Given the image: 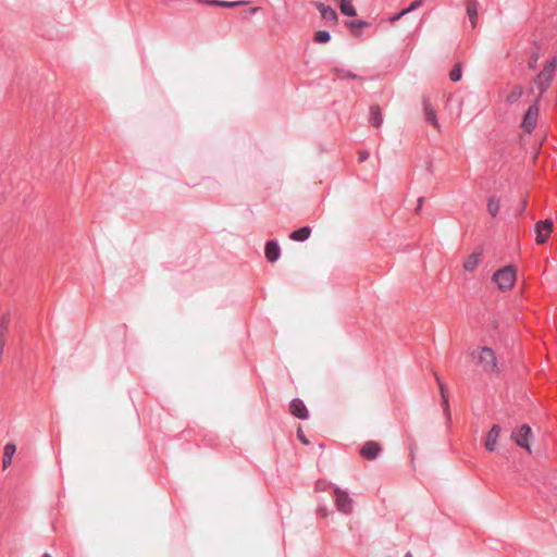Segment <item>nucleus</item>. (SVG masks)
Listing matches in <instances>:
<instances>
[{"mask_svg":"<svg viewBox=\"0 0 557 557\" xmlns=\"http://www.w3.org/2000/svg\"><path fill=\"white\" fill-rule=\"evenodd\" d=\"M259 10H260V8H259V7H255V8H251V9L249 10V12H250V14H255V13H256V12H258Z\"/></svg>","mask_w":557,"mask_h":557,"instance_id":"obj_34","label":"nucleus"},{"mask_svg":"<svg viewBox=\"0 0 557 557\" xmlns=\"http://www.w3.org/2000/svg\"><path fill=\"white\" fill-rule=\"evenodd\" d=\"M319 447L323 449V448L325 447V445H324L323 443H321V444L319 445Z\"/></svg>","mask_w":557,"mask_h":557,"instance_id":"obj_37","label":"nucleus"},{"mask_svg":"<svg viewBox=\"0 0 557 557\" xmlns=\"http://www.w3.org/2000/svg\"><path fill=\"white\" fill-rule=\"evenodd\" d=\"M345 25L348 28L356 29V28H362L370 26V23L366 20H352V21H346Z\"/></svg>","mask_w":557,"mask_h":557,"instance_id":"obj_26","label":"nucleus"},{"mask_svg":"<svg viewBox=\"0 0 557 557\" xmlns=\"http://www.w3.org/2000/svg\"><path fill=\"white\" fill-rule=\"evenodd\" d=\"M331 38V34L327 30H318L314 34V41L321 45L330 42Z\"/></svg>","mask_w":557,"mask_h":557,"instance_id":"obj_25","label":"nucleus"},{"mask_svg":"<svg viewBox=\"0 0 557 557\" xmlns=\"http://www.w3.org/2000/svg\"><path fill=\"white\" fill-rule=\"evenodd\" d=\"M423 112H424L425 120L429 123H431L433 126L438 127V120H437L435 110H434L432 103L430 102V100L426 98L423 100Z\"/></svg>","mask_w":557,"mask_h":557,"instance_id":"obj_13","label":"nucleus"},{"mask_svg":"<svg viewBox=\"0 0 557 557\" xmlns=\"http://www.w3.org/2000/svg\"><path fill=\"white\" fill-rule=\"evenodd\" d=\"M332 71L334 73L335 79H345V78H347V79H352V81H358V82H363L364 81V77H362L360 75H357V74L352 73L349 70H345V69H341V67H334Z\"/></svg>","mask_w":557,"mask_h":557,"instance_id":"obj_14","label":"nucleus"},{"mask_svg":"<svg viewBox=\"0 0 557 557\" xmlns=\"http://www.w3.org/2000/svg\"><path fill=\"white\" fill-rule=\"evenodd\" d=\"M539 59H540L539 52L537 51H533L531 53L530 60L528 62V66H529L530 70L535 71L537 69Z\"/></svg>","mask_w":557,"mask_h":557,"instance_id":"obj_28","label":"nucleus"},{"mask_svg":"<svg viewBox=\"0 0 557 557\" xmlns=\"http://www.w3.org/2000/svg\"><path fill=\"white\" fill-rule=\"evenodd\" d=\"M472 358L482 366L486 373L499 372L498 362L494 349L484 346L472 352Z\"/></svg>","mask_w":557,"mask_h":557,"instance_id":"obj_2","label":"nucleus"},{"mask_svg":"<svg viewBox=\"0 0 557 557\" xmlns=\"http://www.w3.org/2000/svg\"><path fill=\"white\" fill-rule=\"evenodd\" d=\"M339 9L346 16L354 17L357 15V10L352 5L351 0H341Z\"/></svg>","mask_w":557,"mask_h":557,"instance_id":"obj_22","label":"nucleus"},{"mask_svg":"<svg viewBox=\"0 0 557 557\" xmlns=\"http://www.w3.org/2000/svg\"><path fill=\"white\" fill-rule=\"evenodd\" d=\"M42 557H52L49 553H45Z\"/></svg>","mask_w":557,"mask_h":557,"instance_id":"obj_36","label":"nucleus"},{"mask_svg":"<svg viewBox=\"0 0 557 557\" xmlns=\"http://www.w3.org/2000/svg\"><path fill=\"white\" fill-rule=\"evenodd\" d=\"M557 69V57H553L552 59L547 60L544 64L543 70L540 72V74L535 77L534 84L536 85L540 95V97L547 91L549 88L556 73Z\"/></svg>","mask_w":557,"mask_h":557,"instance_id":"obj_1","label":"nucleus"},{"mask_svg":"<svg viewBox=\"0 0 557 557\" xmlns=\"http://www.w3.org/2000/svg\"><path fill=\"white\" fill-rule=\"evenodd\" d=\"M264 256L270 263H274L280 259L281 246L276 239L269 240L265 244Z\"/></svg>","mask_w":557,"mask_h":557,"instance_id":"obj_11","label":"nucleus"},{"mask_svg":"<svg viewBox=\"0 0 557 557\" xmlns=\"http://www.w3.org/2000/svg\"><path fill=\"white\" fill-rule=\"evenodd\" d=\"M478 9H479V3L476 0H468L467 15L469 17L472 28H475L476 23H478Z\"/></svg>","mask_w":557,"mask_h":557,"instance_id":"obj_16","label":"nucleus"},{"mask_svg":"<svg viewBox=\"0 0 557 557\" xmlns=\"http://www.w3.org/2000/svg\"><path fill=\"white\" fill-rule=\"evenodd\" d=\"M332 485L334 491L333 497L336 509L345 515L350 513L352 511V498L350 497L347 491H344L334 484Z\"/></svg>","mask_w":557,"mask_h":557,"instance_id":"obj_5","label":"nucleus"},{"mask_svg":"<svg viewBox=\"0 0 557 557\" xmlns=\"http://www.w3.org/2000/svg\"><path fill=\"white\" fill-rule=\"evenodd\" d=\"M424 0H414L413 2H411V4L405 9L401 10V14H408L414 10H417L418 8H420L422 4H423Z\"/></svg>","mask_w":557,"mask_h":557,"instance_id":"obj_29","label":"nucleus"},{"mask_svg":"<svg viewBox=\"0 0 557 557\" xmlns=\"http://www.w3.org/2000/svg\"><path fill=\"white\" fill-rule=\"evenodd\" d=\"M539 117V98L535 99V101L528 108L525 113L523 114L522 122H521V128L524 133L531 134L537 123Z\"/></svg>","mask_w":557,"mask_h":557,"instance_id":"obj_6","label":"nucleus"},{"mask_svg":"<svg viewBox=\"0 0 557 557\" xmlns=\"http://www.w3.org/2000/svg\"><path fill=\"white\" fill-rule=\"evenodd\" d=\"M310 235L311 227L306 225L293 231L289 235V238L293 239L294 242L304 243L310 237Z\"/></svg>","mask_w":557,"mask_h":557,"instance_id":"obj_15","label":"nucleus"},{"mask_svg":"<svg viewBox=\"0 0 557 557\" xmlns=\"http://www.w3.org/2000/svg\"><path fill=\"white\" fill-rule=\"evenodd\" d=\"M500 200L496 196H491L487 199V211L492 216H496L499 212Z\"/></svg>","mask_w":557,"mask_h":557,"instance_id":"obj_24","label":"nucleus"},{"mask_svg":"<svg viewBox=\"0 0 557 557\" xmlns=\"http://www.w3.org/2000/svg\"><path fill=\"white\" fill-rule=\"evenodd\" d=\"M405 14H401V11L397 14H395L394 16H392L389 20L391 22H396L398 21L399 18H401Z\"/></svg>","mask_w":557,"mask_h":557,"instance_id":"obj_32","label":"nucleus"},{"mask_svg":"<svg viewBox=\"0 0 557 557\" xmlns=\"http://www.w3.org/2000/svg\"><path fill=\"white\" fill-rule=\"evenodd\" d=\"M553 226H554V222L552 219H545V220H541L539 221L535 226H534V231H535V242L536 244H545L550 235V233L553 232Z\"/></svg>","mask_w":557,"mask_h":557,"instance_id":"obj_7","label":"nucleus"},{"mask_svg":"<svg viewBox=\"0 0 557 557\" xmlns=\"http://www.w3.org/2000/svg\"><path fill=\"white\" fill-rule=\"evenodd\" d=\"M16 451V446L13 443H7L3 449L2 463L3 467L7 468L11 465L12 458Z\"/></svg>","mask_w":557,"mask_h":557,"instance_id":"obj_19","label":"nucleus"},{"mask_svg":"<svg viewBox=\"0 0 557 557\" xmlns=\"http://www.w3.org/2000/svg\"><path fill=\"white\" fill-rule=\"evenodd\" d=\"M481 257V251H474L472 252L463 262V269L468 272H473L478 264Z\"/></svg>","mask_w":557,"mask_h":557,"instance_id":"obj_17","label":"nucleus"},{"mask_svg":"<svg viewBox=\"0 0 557 557\" xmlns=\"http://www.w3.org/2000/svg\"><path fill=\"white\" fill-rule=\"evenodd\" d=\"M370 114H371L372 126L379 128L383 124V115H382L381 108L377 104L371 106Z\"/></svg>","mask_w":557,"mask_h":557,"instance_id":"obj_18","label":"nucleus"},{"mask_svg":"<svg viewBox=\"0 0 557 557\" xmlns=\"http://www.w3.org/2000/svg\"><path fill=\"white\" fill-rule=\"evenodd\" d=\"M314 8L320 12L321 17L326 21L327 23H336L338 20V15L336 11L322 2L314 1L313 2Z\"/></svg>","mask_w":557,"mask_h":557,"instance_id":"obj_10","label":"nucleus"},{"mask_svg":"<svg viewBox=\"0 0 557 557\" xmlns=\"http://www.w3.org/2000/svg\"><path fill=\"white\" fill-rule=\"evenodd\" d=\"M502 428L498 424H493L486 434L485 448L488 451H495L497 440L499 437Z\"/></svg>","mask_w":557,"mask_h":557,"instance_id":"obj_12","label":"nucleus"},{"mask_svg":"<svg viewBox=\"0 0 557 557\" xmlns=\"http://www.w3.org/2000/svg\"><path fill=\"white\" fill-rule=\"evenodd\" d=\"M382 453V446L375 441H367L360 449V455L367 460L376 459Z\"/></svg>","mask_w":557,"mask_h":557,"instance_id":"obj_9","label":"nucleus"},{"mask_svg":"<svg viewBox=\"0 0 557 557\" xmlns=\"http://www.w3.org/2000/svg\"><path fill=\"white\" fill-rule=\"evenodd\" d=\"M296 435H297V438L299 440V442H300L302 445L308 446V445L310 444V441H309V438L305 435V433H304V431H302L301 426H299V428L297 429V433H296Z\"/></svg>","mask_w":557,"mask_h":557,"instance_id":"obj_30","label":"nucleus"},{"mask_svg":"<svg viewBox=\"0 0 557 557\" xmlns=\"http://www.w3.org/2000/svg\"><path fill=\"white\" fill-rule=\"evenodd\" d=\"M289 412L299 420H308L310 417L309 409L302 399L296 397L289 401Z\"/></svg>","mask_w":557,"mask_h":557,"instance_id":"obj_8","label":"nucleus"},{"mask_svg":"<svg viewBox=\"0 0 557 557\" xmlns=\"http://www.w3.org/2000/svg\"><path fill=\"white\" fill-rule=\"evenodd\" d=\"M510 437L518 447L527 450L529 454H532L531 442L534 434L532 428L528 423H522L512 430Z\"/></svg>","mask_w":557,"mask_h":557,"instance_id":"obj_3","label":"nucleus"},{"mask_svg":"<svg viewBox=\"0 0 557 557\" xmlns=\"http://www.w3.org/2000/svg\"><path fill=\"white\" fill-rule=\"evenodd\" d=\"M405 557H413L412 553L411 552H407Z\"/></svg>","mask_w":557,"mask_h":557,"instance_id":"obj_35","label":"nucleus"},{"mask_svg":"<svg viewBox=\"0 0 557 557\" xmlns=\"http://www.w3.org/2000/svg\"><path fill=\"white\" fill-rule=\"evenodd\" d=\"M210 5H219L222 8H235L239 5H245L249 3V1L246 0H237V1H224V0H210L207 2Z\"/></svg>","mask_w":557,"mask_h":557,"instance_id":"obj_20","label":"nucleus"},{"mask_svg":"<svg viewBox=\"0 0 557 557\" xmlns=\"http://www.w3.org/2000/svg\"><path fill=\"white\" fill-rule=\"evenodd\" d=\"M369 156H370L369 151H366V150L360 151L359 158H358L359 162H364L369 158Z\"/></svg>","mask_w":557,"mask_h":557,"instance_id":"obj_31","label":"nucleus"},{"mask_svg":"<svg viewBox=\"0 0 557 557\" xmlns=\"http://www.w3.org/2000/svg\"><path fill=\"white\" fill-rule=\"evenodd\" d=\"M436 381H437L438 386H440L442 406L444 408V411L449 416V401H448V396H447V393H446L445 384L441 381V379L438 376H436Z\"/></svg>","mask_w":557,"mask_h":557,"instance_id":"obj_23","label":"nucleus"},{"mask_svg":"<svg viewBox=\"0 0 557 557\" xmlns=\"http://www.w3.org/2000/svg\"><path fill=\"white\" fill-rule=\"evenodd\" d=\"M516 277H517V270L511 264H508V265H505V267L498 269L493 274V281L503 290L510 289L516 282Z\"/></svg>","mask_w":557,"mask_h":557,"instance_id":"obj_4","label":"nucleus"},{"mask_svg":"<svg viewBox=\"0 0 557 557\" xmlns=\"http://www.w3.org/2000/svg\"><path fill=\"white\" fill-rule=\"evenodd\" d=\"M462 70L460 64L454 66V69L449 73V78L451 82H459L461 79Z\"/></svg>","mask_w":557,"mask_h":557,"instance_id":"obj_27","label":"nucleus"},{"mask_svg":"<svg viewBox=\"0 0 557 557\" xmlns=\"http://www.w3.org/2000/svg\"><path fill=\"white\" fill-rule=\"evenodd\" d=\"M524 89L521 85H516L506 97V102L508 104L516 103L522 96H523Z\"/></svg>","mask_w":557,"mask_h":557,"instance_id":"obj_21","label":"nucleus"},{"mask_svg":"<svg viewBox=\"0 0 557 557\" xmlns=\"http://www.w3.org/2000/svg\"><path fill=\"white\" fill-rule=\"evenodd\" d=\"M423 200H424L423 197H419L418 198V207H417L416 211H420L421 210Z\"/></svg>","mask_w":557,"mask_h":557,"instance_id":"obj_33","label":"nucleus"}]
</instances>
